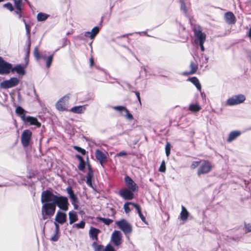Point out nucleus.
<instances>
[{
	"label": "nucleus",
	"mask_w": 251,
	"mask_h": 251,
	"mask_svg": "<svg viewBox=\"0 0 251 251\" xmlns=\"http://www.w3.org/2000/svg\"><path fill=\"white\" fill-rule=\"evenodd\" d=\"M41 202L42 215L44 220L47 219V216L51 217L54 215L57 206L60 209L66 211L69 205L67 197L59 194L54 195L51 192L46 190L42 193Z\"/></svg>",
	"instance_id": "f257e3e1"
},
{
	"label": "nucleus",
	"mask_w": 251,
	"mask_h": 251,
	"mask_svg": "<svg viewBox=\"0 0 251 251\" xmlns=\"http://www.w3.org/2000/svg\"><path fill=\"white\" fill-rule=\"evenodd\" d=\"M116 224L126 234H129L132 231L131 225L125 219H122L120 221H116Z\"/></svg>",
	"instance_id": "f03ea898"
},
{
	"label": "nucleus",
	"mask_w": 251,
	"mask_h": 251,
	"mask_svg": "<svg viewBox=\"0 0 251 251\" xmlns=\"http://www.w3.org/2000/svg\"><path fill=\"white\" fill-rule=\"evenodd\" d=\"M246 100V97L243 94L234 96L226 101V104L229 106L239 104L243 103Z\"/></svg>",
	"instance_id": "7ed1b4c3"
},
{
	"label": "nucleus",
	"mask_w": 251,
	"mask_h": 251,
	"mask_svg": "<svg viewBox=\"0 0 251 251\" xmlns=\"http://www.w3.org/2000/svg\"><path fill=\"white\" fill-rule=\"evenodd\" d=\"M20 80L17 77H11L9 79L5 80L0 83V87L3 89H8L17 86Z\"/></svg>",
	"instance_id": "20e7f679"
},
{
	"label": "nucleus",
	"mask_w": 251,
	"mask_h": 251,
	"mask_svg": "<svg viewBox=\"0 0 251 251\" xmlns=\"http://www.w3.org/2000/svg\"><path fill=\"white\" fill-rule=\"evenodd\" d=\"M213 166L210 162L204 160L198 169L197 174L200 176L202 174H206L209 173L212 170Z\"/></svg>",
	"instance_id": "39448f33"
},
{
	"label": "nucleus",
	"mask_w": 251,
	"mask_h": 251,
	"mask_svg": "<svg viewBox=\"0 0 251 251\" xmlns=\"http://www.w3.org/2000/svg\"><path fill=\"white\" fill-rule=\"evenodd\" d=\"M12 70V64L6 62L0 57V75H8Z\"/></svg>",
	"instance_id": "423d86ee"
},
{
	"label": "nucleus",
	"mask_w": 251,
	"mask_h": 251,
	"mask_svg": "<svg viewBox=\"0 0 251 251\" xmlns=\"http://www.w3.org/2000/svg\"><path fill=\"white\" fill-rule=\"evenodd\" d=\"M194 31L196 37L195 43L196 44L204 43L206 40V35L201 32V29L199 26L194 27Z\"/></svg>",
	"instance_id": "0eeeda50"
},
{
	"label": "nucleus",
	"mask_w": 251,
	"mask_h": 251,
	"mask_svg": "<svg viewBox=\"0 0 251 251\" xmlns=\"http://www.w3.org/2000/svg\"><path fill=\"white\" fill-rule=\"evenodd\" d=\"M70 98V94H68L61 98L56 103V107L59 111H64L66 109V105Z\"/></svg>",
	"instance_id": "6e6552de"
},
{
	"label": "nucleus",
	"mask_w": 251,
	"mask_h": 251,
	"mask_svg": "<svg viewBox=\"0 0 251 251\" xmlns=\"http://www.w3.org/2000/svg\"><path fill=\"white\" fill-rule=\"evenodd\" d=\"M32 132L29 129L24 130L21 135V143L24 147H27L31 139Z\"/></svg>",
	"instance_id": "1a4fd4ad"
},
{
	"label": "nucleus",
	"mask_w": 251,
	"mask_h": 251,
	"mask_svg": "<svg viewBox=\"0 0 251 251\" xmlns=\"http://www.w3.org/2000/svg\"><path fill=\"white\" fill-rule=\"evenodd\" d=\"M111 241L115 246H120L122 243V233L119 230H114L111 235Z\"/></svg>",
	"instance_id": "9d476101"
},
{
	"label": "nucleus",
	"mask_w": 251,
	"mask_h": 251,
	"mask_svg": "<svg viewBox=\"0 0 251 251\" xmlns=\"http://www.w3.org/2000/svg\"><path fill=\"white\" fill-rule=\"evenodd\" d=\"M66 191L69 195V198L71 199L72 205L74 206L75 209H77L78 207V200L77 197L74 194L71 187H68Z\"/></svg>",
	"instance_id": "9b49d317"
},
{
	"label": "nucleus",
	"mask_w": 251,
	"mask_h": 251,
	"mask_svg": "<svg viewBox=\"0 0 251 251\" xmlns=\"http://www.w3.org/2000/svg\"><path fill=\"white\" fill-rule=\"evenodd\" d=\"M66 191L69 195V198L71 199L72 205L74 206L75 209H77L78 207V200L77 197L74 194L71 187H68Z\"/></svg>",
	"instance_id": "f8f14e48"
},
{
	"label": "nucleus",
	"mask_w": 251,
	"mask_h": 251,
	"mask_svg": "<svg viewBox=\"0 0 251 251\" xmlns=\"http://www.w3.org/2000/svg\"><path fill=\"white\" fill-rule=\"evenodd\" d=\"M113 109L120 113L125 112V114H123V116L126 117L129 120H133V117L132 115L129 112L128 110L125 106H116L113 107Z\"/></svg>",
	"instance_id": "ddd939ff"
},
{
	"label": "nucleus",
	"mask_w": 251,
	"mask_h": 251,
	"mask_svg": "<svg viewBox=\"0 0 251 251\" xmlns=\"http://www.w3.org/2000/svg\"><path fill=\"white\" fill-rule=\"evenodd\" d=\"M125 181L126 185L128 187V189H130L132 191H136L138 190V187L134 181L128 176H126L125 178Z\"/></svg>",
	"instance_id": "4468645a"
},
{
	"label": "nucleus",
	"mask_w": 251,
	"mask_h": 251,
	"mask_svg": "<svg viewBox=\"0 0 251 251\" xmlns=\"http://www.w3.org/2000/svg\"><path fill=\"white\" fill-rule=\"evenodd\" d=\"M133 192L130 189L125 188L120 191V195L125 200H132L134 198Z\"/></svg>",
	"instance_id": "2eb2a0df"
},
{
	"label": "nucleus",
	"mask_w": 251,
	"mask_h": 251,
	"mask_svg": "<svg viewBox=\"0 0 251 251\" xmlns=\"http://www.w3.org/2000/svg\"><path fill=\"white\" fill-rule=\"evenodd\" d=\"M95 155L96 158L100 161L101 165H102L103 163L106 161L107 153H104L99 150H97Z\"/></svg>",
	"instance_id": "dca6fc26"
},
{
	"label": "nucleus",
	"mask_w": 251,
	"mask_h": 251,
	"mask_svg": "<svg viewBox=\"0 0 251 251\" xmlns=\"http://www.w3.org/2000/svg\"><path fill=\"white\" fill-rule=\"evenodd\" d=\"M23 121L24 122H28L30 125L36 126L38 127H40L41 125V123L38 121L36 118L31 116L26 117Z\"/></svg>",
	"instance_id": "f3484780"
},
{
	"label": "nucleus",
	"mask_w": 251,
	"mask_h": 251,
	"mask_svg": "<svg viewBox=\"0 0 251 251\" xmlns=\"http://www.w3.org/2000/svg\"><path fill=\"white\" fill-rule=\"evenodd\" d=\"M55 220L59 224H62L66 221V215L59 211L56 213Z\"/></svg>",
	"instance_id": "a211bd4d"
},
{
	"label": "nucleus",
	"mask_w": 251,
	"mask_h": 251,
	"mask_svg": "<svg viewBox=\"0 0 251 251\" xmlns=\"http://www.w3.org/2000/svg\"><path fill=\"white\" fill-rule=\"evenodd\" d=\"M99 27L98 26H95L92 29L91 31H87L85 32L84 35L86 37L93 39L99 33Z\"/></svg>",
	"instance_id": "6ab92c4d"
},
{
	"label": "nucleus",
	"mask_w": 251,
	"mask_h": 251,
	"mask_svg": "<svg viewBox=\"0 0 251 251\" xmlns=\"http://www.w3.org/2000/svg\"><path fill=\"white\" fill-rule=\"evenodd\" d=\"M86 107V105L76 106L73 107L70 111L74 113L81 114L85 111Z\"/></svg>",
	"instance_id": "aec40b11"
},
{
	"label": "nucleus",
	"mask_w": 251,
	"mask_h": 251,
	"mask_svg": "<svg viewBox=\"0 0 251 251\" xmlns=\"http://www.w3.org/2000/svg\"><path fill=\"white\" fill-rule=\"evenodd\" d=\"M225 20L228 24H234L235 22V17L232 12H227L225 15Z\"/></svg>",
	"instance_id": "412c9836"
},
{
	"label": "nucleus",
	"mask_w": 251,
	"mask_h": 251,
	"mask_svg": "<svg viewBox=\"0 0 251 251\" xmlns=\"http://www.w3.org/2000/svg\"><path fill=\"white\" fill-rule=\"evenodd\" d=\"M93 177V172L92 169L89 167V172H88L86 176V183L87 184L91 187H93L92 183V179Z\"/></svg>",
	"instance_id": "4be33fe9"
},
{
	"label": "nucleus",
	"mask_w": 251,
	"mask_h": 251,
	"mask_svg": "<svg viewBox=\"0 0 251 251\" xmlns=\"http://www.w3.org/2000/svg\"><path fill=\"white\" fill-rule=\"evenodd\" d=\"M100 232V230L95 228H91L89 231V234L91 238L97 241L98 240V234Z\"/></svg>",
	"instance_id": "5701e85b"
},
{
	"label": "nucleus",
	"mask_w": 251,
	"mask_h": 251,
	"mask_svg": "<svg viewBox=\"0 0 251 251\" xmlns=\"http://www.w3.org/2000/svg\"><path fill=\"white\" fill-rule=\"evenodd\" d=\"M189 212L186 209V208L182 205L181 206V211L180 212V217L181 220L182 221H186L187 220L188 216H189Z\"/></svg>",
	"instance_id": "b1692460"
},
{
	"label": "nucleus",
	"mask_w": 251,
	"mask_h": 251,
	"mask_svg": "<svg viewBox=\"0 0 251 251\" xmlns=\"http://www.w3.org/2000/svg\"><path fill=\"white\" fill-rule=\"evenodd\" d=\"M16 113L20 116L23 121L25 120L26 112L22 107L18 106L16 109Z\"/></svg>",
	"instance_id": "393cba45"
},
{
	"label": "nucleus",
	"mask_w": 251,
	"mask_h": 251,
	"mask_svg": "<svg viewBox=\"0 0 251 251\" xmlns=\"http://www.w3.org/2000/svg\"><path fill=\"white\" fill-rule=\"evenodd\" d=\"M241 134V132L239 131H234L230 132L227 139V142H230Z\"/></svg>",
	"instance_id": "a878e982"
},
{
	"label": "nucleus",
	"mask_w": 251,
	"mask_h": 251,
	"mask_svg": "<svg viewBox=\"0 0 251 251\" xmlns=\"http://www.w3.org/2000/svg\"><path fill=\"white\" fill-rule=\"evenodd\" d=\"M69 217L70 224H72L77 220V216L75 212H70L69 213Z\"/></svg>",
	"instance_id": "bb28decb"
},
{
	"label": "nucleus",
	"mask_w": 251,
	"mask_h": 251,
	"mask_svg": "<svg viewBox=\"0 0 251 251\" xmlns=\"http://www.w3.org/2000/svg\"><path fill=\"white\" fill-rule=\"evenodd\" d=\"M189 109L192 112H197L201 110V107L198 103H196L190 104L189 106Z\"/></svg>",
	"instance_id": "cd10ccee"
},
{
	"label": "nucleus",
	"mask_w": 251,
	"mask_h": 251,
	"mask_svg": "<svg viewBox=\"0 0 251 251\" xmlns=\"http://www.w3.org/2000/svg\"><path fill=\"white\" fill-rule=\"evenodd\" d=\"M49 17V15L44 13L40 12L37 15L38 21L42 22L46 20Z\"/></svg>",
	"instance_id": "c85d7f7f"
},
{
	"label": "nucleus",
	"mask_w": 251,
	"mask_h": 251,
	"mask_svg": "<svg viewBox=\"0 0 251 251\" xmlns=\"http://www.w3.org/2000/svg\"><path fill=\"white\" fill-rule=\"evenodd\" d=\"M188 80L196 86L198 90L201 91V85L197 78L196 77H193L192 78H189Z\"/></svg>",
	"instance_id": "c756f323"
},
{
	"label": "nucleus",
	"mask_w": 251,
	"mask_h": 251,
	"mask_svg": "<svg viewBox=\"0 0 251 251\" xmlns=\"http://www.w3.org/2000/svg\"><path fill=\"white\" fill-rule=\"evenodd\" d=\"M11 72H16L19 74H24V70L23 67L20 65H17L14 68L12 67V70H11Z\"/></svg>",
	"instance_id": "7c9ffc66"
},
{
	"label": "nucleus",
	"mask_w": 251,
	"mask_h": 251,
	"mask_svg": "<svg viewBox=\"0 0 251 251\" xmlns=\"http://www.w3.org/2000/svg\"><path fill=\"white\" fill-rule=\"evenodd\" d=\"M92 246L94 248L95 251H102L103 249V246L98 244L96 241L94 242L92 244Z\"/></svg>",
	"instance_id": "2f4dec72"
},
{
	"label": "nucleus",
	"mask_w": 251,
	"mask_h": 251,
	"mask_svg": "<svg viewBox=\"0 0 251 251\" xmlns=\"http://www.w3.org/2000/svg\"><path fill=\"white\" fill-rule=\"evenodd\" d=\"M190 68L191 69V71L189 74H193L197 71L198 69V66L197 64L192 62L190 64Z\"/></svg>",
	"instance_id": "473e14b6"
},
{
	"label": "nucleus",
	"mask_w": 251,
	"mask_h": 251,
	"mask_svg": "<svg viewBox=\"0 0 251 251\" xmlns=\"http://www.w3.org/2000/svg\"><path fill=\"white\" fill-rule=\"evenodd\" d=\"M85 225V223L83 221H81L79 223L75 224L73 226V228H84Z\"/></svg>",
	"instance_id": "72a5a7b5"
},
{
	"label": "nucleus",
	"mask_w": 251,
	"mask_h": 251,
	"mask_svg": "<svg viewBox=\"0 0 251 251\" xmlns=\"http://www.w3.org/2000/svg\"><path fill=\"white\" fill-rule=\"evenodd\" d=\"M133 202H126L124 204V209L126 213H128L131 211V210L129 207V205H132V204H133Z\"/></svg>",
	"instance_id": "f704fd0d"
},
{
	"label": "nucleus",
	"mask_w": 251,
	"mask_h": 251,
	"mask_svg": "<svg viewBox=\"0 0 251 251\" xmlns=\"http://www.w3.org/2000/svg\"><path fill=\"white\" fill-rule=\"evenodd\" d=\"M33 54L37 60H39L40 59L41 56L40 55L38 49L37 47L34 48Z\"/></svg>",
	"instance_id": "c9c22d12"
},
{
	"label": "nucleus",
	"mask_w": 251,
	"mask_h": 251,
	"mask_svg": "<svg viewBox=\"0 0 251 251\" xmlns=\"http://www.w3.org/2000/svg\"><path fill=\"white\" fill-rule=\"evenodd\" d=\"M100 220L104 223L106 225H109L113 222V220L110 219H106L104 218H100Z\"/></svg>",
	"instance_id": "e433bc0d"
},
{
	"label": "nucleus",
	"mask_w": 251,
	"mask_h": 251,
	"mask_svg": "<svg viewBox=\"0 0 251 251\" xmlns=\"http://www.w3.org/2000/svg\"><path fill=\"white\" fill-rule=\"evenodd\" d=\"M53 58V55H50L49 56L46 61V66L47 68H49L51 64Z\"/></svg>",
	"instance_id": "4c0bfd02"
},
{
	"label": "nucleus",
	"mask_w": 251,
	"mask_h": 251,
	"mask_svg": "<svg viewBox=\"0 0 251 251\" xmlns=\"http://www.w3.org/2000/svg\"><path fill=\"white\" fill-rule=\"evenodd\" d=\"M23 22H24V23H25V27L26 31V34L29 37V35H30V26L29 25H27L26 23L25 19H23Z\"/></svg>",
	"instance_id": "58836bf2"
},
{
	"label": "nucleus",
	"mask_w": 251,
	"mask_h": 251,
	"mask_svg": "<svg viewBox=\"0 0 251 251\" xmlns=\"http://www.w3.org/2000/svg\"><path fill=\"white\" fill-rule=\"evenodd\" d=\"M16 9H19L22 7V0H14Z\"/></svg>",
	"instance_id": "ea45409f"
},
{
	"label": "nucleus",
	"mask_w": 251,
	"mask_h": 251,
	"mask_svg": "<svg viewBox=\"0 0 251 251\" xmlns=\"http://www.w3.org/2000/svg\"><path fill=\"white\" fill-rule=\"evenodd\" d=\"M3 7L7 8L10 11H12L14 10L12 4L10 2L4 4L3 5Z\"/></svg>",
	"instance_id": "a19ab883"
},
{
	"label": "nucleus",
	"mask_w": 251,
	"mask_h": 251,
	"mask_svg": "<svg viewBox=\"0 0 251 251\" xmlns=\"http://www.w3.org/2000/svg\"><path fill=\"white\" fill-rule=\"evenodd\" d=\"M166 171V166L164 161H163L159 168V171L161 172H165Z\"/></svg>",
	"instance_id": "79ce46f5"
},
{
	"label": "nucleus",
	"mask_w": 251,
	"mask_h": 251,
	"mask_svg": "<svg viewBox=\"0 0 251 251\" xmlns=\"http://www.w3.org/2000/svg\"><path fill=\"white\" fill-rule=\"evenodd\" d=\"M74 149L78 152L81 153L82 155H84L86 153V151L84 149H83L79 147L75 146Z\"/></svg>",
	"instance_id": "37998d69"
},
{
	"label": "nucleus",
	"mask_w": 251,
	"mask_h": 251,
	"mask_svg": "<svg viewBox=\"0 0 251 251\" xmlns=\"http://www.w3.org/2000/svg\"><path fill=\"white\" fill-rule=\"evenodd\" d=\"M171 146L169 143H167L165 147L166 155L168 156L170 154Z\"/></svg>",
	"instance_id": "c03bdc74"
},
{
	"label": "nucleus",
	"mask_w": 251,
	"mask_h": 251,
	"mask_svg": "<svg viewBox=\"0 0 251 251\" xmlns=\"http://www.w3.org/2000/svg\"><path fill=\"white\" fill-rule=\"evenodd\" d=\"M85 163L83 160H81V161H80V163L79 164V165L78 166V168L80 171H83L85 168Z\"/></svg>",
	"instance_id": "a18cd8bd"
},
{
	"label": "nucleus",
	"mask_w": 251,
	"mask_h": 251,
	"mask_svg": "<svg viewBox=\"0 0 251 251\" xmlns=\"http://www.w3.org/2000/svg\"><path fill=\"white\" fill-rule=\"evenodd\" d=\"M59 232L56 233L54 232V234L53 236H52L51 240L53 241H57L59 239Z\"/></svg>",
	"instance_id": "49530a36"
},
{
	"label": "nucleus",
	"mask_w": 251,
	"mask_h": 251,
	"mask_svg": "<svg viewBox=\"0 0 251 251\" xmlns=\"http://www.w3.org/2000/svg\"><path fill=\"white\" fill-rule=\"evenodd\" d=\"M104 251H115V249H114L113 247H112L110 244H108L106 246Z\"/></svg>",
	"instance_id": "de8ad7c7"
},
{
	"label": "nucleus",
	"mask_w": 251,
	"mask_h": 251,
	"mask_svg": "<svg viewBox=\"0 0 251 251\" xmlns=\"http://www.w3.org/2000/svg\"><path fill=\"white\" fill-rule=\"evenodd\" d=\"M200 162L199 161H194L191 165V168L192 169L196 168L200 164Z\"/></svg>",
	"instance_id": "09e8293b"
},
{
	"label": "nucleus",
	"mask_w": 251,
	"mask_h": 251,
	"mask_svg": "<svg viewBox=\"0 0 251 251\" xmlns=\"http://www.w3.org/2000/svg\"><path fill=\"white\" fill-rule=\"evenodd\" d=\"M180 3H181V9L185 13H186L187 10L186 8L185 5V4L182 0H180Z\"/></svg>",
	"instance_id": "8fccbe9b"
},
{
	"label": "nucleus",
	"mask_w": 251,
	"mask_h": 251,
	"mask_svg": "<svg viewBox=\"0 0 251 251\" xmlns=\"http://www.w3.org/2000/svg\"><path fill=\"white\" fill-rule=\"evenodd\" d=\"M245 227L248 232H251V224H245Z\"/></svg>",
	"instance_id": "3c124183"
},
{
	"label": "nucleus",
	"mask_w": 251,
	"mask_h": 251,
	"mask_svg": "<svg viewBox=\"0 0 251 251\" xmlns=\"http://www.w3.org/2000/svg\"><path fill=\"white\" fill-rule=\"evenodd\" d=\"M132 205L135 207L137 210V212L138 213H139V212H141V209H140V206L139 205L136 204V203H133V204H132Z\"/></svg>",
	"instance_id": "603ef678"
},
{
	"label": "nucleus",
	"mask_w": 251,
	"mask_h": 251,
	"mask_svg": "<svg viewBox=\"0 0 251 251\" xmlns=\"http://www.w3.org/2000/svg\"><path fill=\"white\" fill-rule=\"evenodd\" d=\"M21 11L22 8H20V9H17V10L15 11V14L18 15L19 18L22 17Z\"/></svg>",
	"instance_id": "864d4df0"
},
{
	"label": "nucleus",
	"mask_w": 251,
	"mask_h": 251,
	"mask_svg": "<svg viewBox=\"0 0 251 251\" xmlns=\"http://www.w3.org/2000/svg\"><path fill=\"white\" fill-rule=\"evenodd\" d=\"M140 218L142 220V221L145 223V224H147L146 220L145 217L144 216V215L142 214V212H140L139 213H138Z\"/></svg>",
	"instance_id": "5fc2aeb1"
},
{
	"label": "nucleus",
	"mask_w": 251,
	"mask_h": 251,
	"mask_svg": "<svg viewBox=\"0 0 251 251\" xmlns=\"http://www.w3.org/2000/svg\"><path fill=\"white\" fill-rule=\"evenodd\" d=\"M127 155V153L124 151H122L121 152H120L119 153L117 154L116 156H126Z\"/></svg>",
	"instance_id": "6e6d98bb"
},
{
	"label": "nucleus",
	"mask_w": 251,
	"mask_h": 251,
	"mask_svg": "<svg viewBox=\"0 0 251 251\" xmlns=\"http://www.w3.org/2000/svg\"><path fill=\"white\" fill-rule=\"evenodd\" d=\"M55 232H59V226H58V225L55 223Z\"/></svg>",
	"instance_id": "4d7b16f0"
},
{
	"label": "nucleus",
	"mask_w": 251,
	"mask_h": 251,
	"mask_svg": "<svg viewBox=\"0 0 251 251\" xmlns=\"http://www.w3.org/2000/svg\"><path fill=\"white\" fill-rule=\"evenodd\" d=\"M135 94L137 97V99L139 101L140 103H141V100H140V93L139 92H135Z\"/></svg>",
	"instance_id": "13d9d810"
},
{
	"label": "nucleus",
	"mask_w": 251,
	"mask_h": 251,
	"mask_svg": "<svg viewBox=\"0 0 251 251\" xmlns=\"http://www.w3.org/2000/svg\"><path fill=\"white\" fill-rule=\"evenodd\" d=\"M203 44L204 43H201V44H199L200 46V47H201V50L202 51H204V46H203Z\"/></svg>",
	"instance_id": "bf43d9fd"
},
{
	"label": "nucleus",
	"mask_w": 251,
	"mask_h": 251,
	"mask_svg": "<svg viewBox=\"0 0 251 251\" xmlns=\"http://www.w3.org/2000/svg\"><path fill=\"white\" fill-rule=\"evenodd\" d=\"M30 46V41H29L28 43V45H27L28 53H29V52Z\"/></svg>",
	"instance_id": "052dcab7"
},
{
	"label": "nucleus",
	"mask_w": 251,
	"mask_h": 251,
	"mask_svg": "<svg viewBox=\"0 0 251 251\" xmlns=\"http://www.w3.org/2000/svg\"><path fill=\"white\" fill-rule=\"evenodd\" d=\"M76 157L79 159V160H80V161H81V160H83V159L82 158L81 156H80V155H76Z\"/></svg>",
	"instance_id": "680f3d73"
},
{
	"label": "nucleus",
	"mask_w": 251,
	"mask_h": 251,
	"mask_svg": "<svg viewBox=\"0 0 251 251\" xmlns=\"http://www.w3.org/2000/svg\"><path fill=\"white\" fill-rule=\"evenodd\" d=\"M248 35L251 38V27L250 28L249 32H248Z\"/></svg>",
	"instance_id": "e2e57ef3"
},
{
	"label": "nucleus",
	"mask_w": 251,
	"mask_h": 251,
	"mask_svg": "<svg viewBox=\"0 0 251 251\" xmlns=\"http://www.w3.org/2000/svg\"><path fill=\"white\" fill-rule=\"evenodd\" d=\"M90 65L92 66L93 65V58H91L90 60Z\"/></svg>",
	"instance_id": "0e129e2a"
},
{
	"label": "nucleus",
	"mask_w": 251,
	"mask_h": 251,
	"mask_svg": "<svg viewBox=\"0 0 251 251\" xmlns=\"http://www.w3.org/2000/svg\"><path fill=\"white\" fill-rule=\"evenodd\" d=\"M41 57H42L43 59H46V58L45 55H43V56H41Z\"/></svg>",
	"instance_id": "69168bd1"
},
{
	"label": "nucleus",
	"mask_w": 251,
	"mask_h": 251,
	"mask_svg": "<svg viewBox=\"0 0 251 251\" xmlns=\"http://www.w3.org/2000/svg\"><path fill=\"white\" fill-rule=\"evenodd\" d=\"M121 113V115H122V116H123V114H125V112H122V113Z\"/></svg>",
	"instance_id": "338daca9"
},
{
	"label": "nucleus",
	"mask_w": 251,
	"mask_h": 251,
	"mask_svg": "<svg viewBox=\"0 0 251 251\" xmlns=\"http://www.w3.org/2000/svg\"><path fill=\"white\" fill-rule=\"evenodd\" d=\"M4 0H0V2L3 1Z\"/></svg>",
	"instance_id": "774afa93"
}]
</instances>
